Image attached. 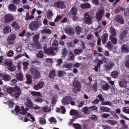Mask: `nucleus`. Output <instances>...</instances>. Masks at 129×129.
I'll list each match as a JSON object with an SVG mask.
<instances>
[{
  "label": "nucleus",
  "mask_w": 129,
  "mask_h": 129,
  "mask_svg": "<svg viewBox=\"0 0 129 129\" xmlns=\"http://www.w3.org/2000/svg\"><path fill=\"white\" fill-rule=\"evenodd\" d=\"M8 10L10 12H17V6L14 4H11L8 6Z\"/></svg>",
  "instance_id": "nucleus-22"
},
{
  "label": "nucleus",
  "mask_w": 129,
  "mask_h": 129,
  "mask_svg": "<svg viewBox=\"0 0 129 129\" xmlns=\"http://www.w3.org/2000/svg\"><path fill=\"white\" fill-rule=\"evenodd\" d=\"M56 76V72L54 70L50 71L49 74V78L53 79Z\"/></svg>",
  "instance_id": "nucleus-43"
},
{
  "label": "nucleus",
  "mask_w": 129,
  "mask_h": 129,
  "mask_svg": "<svg viewBox=\"0 0 129 129\" xmlns=\"http://www.w3.org/2000/svg\"><path fill=\"white\" fill-rule=\"evenodd\" d=\"M16 77L18 81H23V80L24 79V75L21 73H18L16 75Z\"/></svg>",
  "instance_id": "nucleus-25"
},
{
  "label": "nucleus",
  "mask_w": 129,
  "mask_h": 129,
  "mask_svg": "<svg viewBox=\"0 0 129 129\" xmlns=\"http://www.w3.org/2000/svg\"><path fill=\"white\" fill-rule=\"evenodd\" d=\"M12 27H13L16 29V31H19V30H20V29H21V26H20L19 24H18L15 21H13L12 22Z\"/></svg>",
  "instance_id": "nucleus-31"
},
{
  "label": "nucleus",
  "mask_w": 129,
  "mask_h": 129,
  "mask_svg": "<svg viewBox=\"0 0 129 129\" xmlns=\"http://www.w3.org/2000/svg\"><path fill=\"white\" fill-rule=\"evenodd\" d=\"M12 32V28L9 26H6L3 29L4 34H9Z\"/></svg>",
  "instance_id": "nucleus-27"
},
{
  "label": "nucleus",
  "mask_w": 129,
  "mask_h": 129,
  "mask_svg": "<svg viewBox=\"0 0 129 129\" xmlns=\"http://www.w3.org/2000/svg\"><path fill=\"white\" fill-rule=\"evenodd\" d=\"M3 79L4 81H10L11 80V76L10 75L4 74L3 75Z\"/></svg>",
  "instance_id": "nucleus-42"
},
{
  "label": "nucleus",
  "mask_w": 129,
  "mask_h": 129,
  "mask_svg": "<svg viewBox=\"0 0 129 129\" xmlns=\"http://www.w3.org/2000/svg\"><path fill=\"white\" fill-rule=\"evenodd\" d=\"M110 88V85L108 83L105 84L102 86V89L103 91H107Z\"/></svg>",
  "instance_id": "nucleus-40"
},
{
  "label": "nucleus",
  "mask_w": 129,
  "mask_h": 129,
  "mask_svg": "<svg viewBox=\"0 0 129 129\" xmlns=\"http://www.w3.org/2000/svg\"><path fill=\"white\" fill-rule=\"evenodd\" d=\"M71 100H73L72 97L71 96H66L61 100V103L63 105H68V104H70V101H71Z\"/></svg>",
  "instance_id": "nucleus-9"
},
{
  "label": "nucleus",
  "mask_w": 129,
  "mask_h": 129,
  "mask_svg": "<svg viewBox=\"0 0 129 129\" xmlns=\"http://www.w3.org/2000/svg\"><path fill=\"white\" fill-rule=\"evenodd\" d=\"M77 106H79V107H82V106L84 104V101H79L77 102Z\"/></svg>",
  "instance_id": "nucleus-62"
},
{
  "label": "nucleus",
  "mask_w": 129,
  "mask_h": 129,
  "mask_svg": "<svg viewBox=\"0 0 129 129\" xmlns=\"http://www.w3.org/2000/svg\"><path fill=\"white\" fill-rule=\"evenodd\" d=\"M5 22L10 23V22L14 20V17L11 14H7L5 16Z\"/></svg>",
  "instance_id": "nucleus-21"
},
{
  "label": "nucleus",
  "mask_w": 129,
  "mask_h": 129,
  "mask_svg": "<svg viewBox=\"0 0 129 129\" xmlns=\"http://www.w3.org/2000/svg\"><path fill=\"white\" fill-rule=\"evenodd\" d=\"M62 18L63 16L62 15L57 16L54 20V23H57L60 20H62Z\"/></svg>",
  "instance_id": "nucleus-55"
},
{
  "label": "nucleus",
  "mask_w": 129,
  "mask_h": 129,
  "mask_svg": "<svg viewBox=\"0 0 129 129\" xmlns=\"http://www.w3.org/2000/svg\"><path fill=\"white\" fill-rule=\"evenodd\" d=\"M41 34H52V30H51V29H49V28H45L42 29L41 32H40Z\"/></svg>",
  "instance_id": "nucleus-29"
},
{
  "label": "nucleus",
  "mask_w": 129,
  "mask_h": 129,
  "mask_svg": "<svg viewBox=\"0 0 129 129\" xmlns=\"http://www.w3.org/2000/svg\"><path fill=\"white\" fill-rule=\"evenodd\" d=\"M7 92L9 93L12 97H15L18 99L22 94V91L21 88L19 86H15V87H9L7 89Z\"/></svg>",
  "instance_id": "nucleus-1"
},
{
  "label": "nucleus",
  "mask_w": 129,
  "mask_h": 129,
  "mask_svg": "<svg viewBox=\"0 0 129 129\" xmlns=\"http://www.w3.org/2000/svg\"><path fill=\"white\" fill-rule=\"evenodd\" d=\"M81 8L83 9H90L91 8V5H90V4L87 3L85 4H82L81 5Z\"/></svg>",
  "instance_id": "nucleus-32"
},
{
  "label": "nucleus",
  "mask_w": 129,
  "mask_h": 129,
  "mask_svg": "<svg viewBox=\"0 0 129 129\" xmlns=\"http://www.w3.org/2000/svg\"><path fill=\"white\" fill-rule=\"evenodd\" d=\"M111 76L112 78H117L118 77V72L113 71L111 73Z\"/></svg>",
  "instance_id": "nucleus-46"
},
{
  "label": "nucleus",
  "mask_w": 129,
  "mask_h": 129,
  "mask_svg": "<svg viewBox=\"0 0 129 129\" xmlns=\"http://www.w3.org/2000/svg\"><path fill=\"white\" fill-rule=\"evenodd\" d=\"M104 13H105V11L103 9L99 10L98 12L96 14V20L99 21H102V19H103L104 17Z\"/></svg>",
  "instance_id": "nucleus-6"
},
{
  "label": "nucleus",
  "mask_w": 129,
  "mask_h": 129,
  "mask_svg": "<svg viewBox=\"0 0 129 129\" xmlns=\"http://www.w3.org/2000/svg\"><path fill=\"white\" fill-rule=\"evenodd\" d=\"M121 50L124 53H129V47L125 44L121 46Z\"/></svg>",
  "instance_id": "nucleus-35"
},
{
  "label": "nucleus",
  "mask_w": 129,
  "mask_h": 129,
  "mask_svg": "<svg viewBox=\"0 0 129 129\" xmlns=\"http://www.w3.org/2000/svg\"><path fill=\"white\" fill-rule=\"evenodd\" d=\"M57 99L58 96H57V95H54L51 99V103L52 104H56Z\"/></svg>",
  "instance_id": "nucleus-47"
},
{
  "label": "nucleus",
  "mask_w": 129,
  "mask_h": 129,
  "mask_svg": "<svg viewBox=\"0 0 129 129\" xmlns=\"http://www.w3.org/2000/svg\"><path fill=\"white\" fill-rule=\"evenodd\" d=\"M31 95L32 96H36L35 98V102H38L39 103H42L43 102V99L41 97H42V93L40 92H32L31 93Z\"/></svg>",
  "instance_id": "nucleus-2"
},
{
  "label": "nucleus",
  "mask_w": 129,
  "mask_h": 129,
  "mask_svg": "<svg viewBox=\"0 0 129 129\" xmlns=\"http://www.w3.org/2000/svg\"><path fill=\"white\" fill-rule=\"evenodd\" d=\"M64 31L70 36H74V35H75V31H74V29L72 27H66Z\"/></svg>",
  "instance_id": "nucleus-11"
},
{
  "label": "nucleus",
  "mask_w": 129,
  "mask_h": 129,
  "mask_svg": "<svg viewBox=\"0 0 129 129\" xmlns=\"http://www.w3.org/2000/svg\"><path fill=\"white\" fill-rule=\"evenodd\" d=\"M75 31L77 35H79L82 33V27L78 26L76 27Z\"/></svg>",
  "instance_id": "nucleus-39"
},
{
  "label": "nucleus",
  "mask_w": 129,
  "mask_h": 129,
  "mask_svg": "<svg viewBox=\"0 0 129 129\" xmlns=\"http://www.w3.org/2000/svg\"><path fill=\"white\" fill-rule=\"evenodd\" d=\"M100 110L102 112H109V111H110V109L107 107L101 106L100 107Z\"/></svg>",
  "instance_id": "nucleus-34"
},
{
  "label": "nucleus",
  "mask_w": 129,
  "mask_h": 129,
  "mask_svg": "<svg viewBox=\"0 0 129 129\" xmlns=\"http://www.w3.org/2000/svg\"><path fill=\"white\" fill-rule=\"evenodd\" d=\"M122 112L127 113V114H129V107H124L122 109Z\"/></svg>",
  "instance_id": "nucleus-57"
},
{
  "label": "nucleus",
  "mask_w": 129,
  "mask_h": 129,
  "mask_svg": "<svg viewBox=\"0 0 129 129\" xmlns=\"http://www.w3.org/2000/svg\"><path fill=\"white\" fill-rule=\"evenodd\" d=\"M36 56L37 58H43L44 57V51L40 50L38 53L37 54Z\"/></svg>",
  "instance_id": "nucleus-49"
},
{
  "label": "nucleus",
  "mask_w": 129,
  "mask_h": 129,
  "mask_svg": "<svg viewBox=\"0 0 129 129\" xmlns=\"http://www.w3.org/2000/svg\"><path fill=\"white\" fill-rule=\"evenodd\" d=\"M78 11V10L76 7H72L70 10V12L69 14V17L70 18H72L73 21H77V20H78V18L76 17Z\"/></svg>",
  "instance_id": "nucleus-4"
},
{
  "label": "nucleus",
  "mask_w": 129,
  "mask_h": 129,
  "mask_svg": "<svg viewBox=\"0 0 129 129\" xmlns=\"http://www.w3.org/2000/svg\"><path fill=\"white\" fill-rule=\"evenodd\" d=\"M16 69H17V67L15 66H11L8 68V70L9 71H11V72L16 71Z\"/></svg>",
  "instance_id": "nucleus-54"
},
{
  "label": "nucleus",
  "mask_w": 129,
  "mask_h": 129,
  "mask_svg": "<svg viewBox=\"0 0 129 129\" xmlns=\"http://www.w3.org/2000/svg\"><path fill=\"white\" fill-rule=\"evenodd\" d=\"M65 72L63 71H59L57 75L58 77H64V75H65Z\"/></svg>",
  "instance_id": "nucleus-52"
},
{
  "label": "nucleus",
  "mask_w": 129,
  "mask_h": 129,
  "mask_svg": "<svg viewBox=\"0 0 129 129\" xmlns=\"http://www.w3.org/2000/svg\"><path fill=\"white\" fill-rule=\"evenodd\" d=\"M92 21V18L88 13H86L84 15V22L87 25H90Z\"/></svg>",
  "instance_id": "nucleus-10"
},
{
  "label": "nucleus",
  "mask_w": 129,
  "mask_h": 129,
  "mask_svg": "<svg viewBox=\"0 0 129 129\" xmlns=\"http://www.w3.org/2000/svg\"><path fill=\"white\" fill-rule=\"evenodd\" d=\"M64 4L65 3L63 1H56L54 4L55 7H57V8H60V9H65Z\"/></svg>",
  "instance_id": "nucleus-16"
},
{
  "label": "nucleus",
  "mask_w": 129,
  "mask_h": 129,
  "mask_svg": "<svg viewBox=\"0 0 129 129\" xmlns=\"http://www.w3.org/2000/svg\"><path fill=\"white\" fill-rule=\"evenodd\" d=\"M108 40V34L107 33H104L103 34L102 38V42L103 44H106V42Z\"/></svg>",
  "instance_id": "nucleus-24"
},
{
  "label": "nucleus",
  "mask_w": 129,
  "mask_h": 129,
  "mask_svg": "<svg viewBox=\"0 0 129 129\" xmlns=\"http://www.w3.org/2000/svg\"><path fill=\"white\" fill-rule=\"evenodd\" d=\"M73 126L75 127L76 129H81V125H80L79 123H73Z\"/></svg>",
  "instance_id": "nucleus-63"
},
{
  "label": "nucleus",
  "mask_w": 129,
  "mask_h": 129,
  "mask_svg": "<svg viewBox=\"0 0 129 129\" xmlns=\"http://www.w3.org/2000/svg\"><path fill=\"white\" fill-rule=\"evenodd\" d=\"M113 66H114V63L111 61H108L106 63L105 65V69L106 71H110V70L113 68Z\"/></svg>",
  "instance_id": "nucleus-13"
},
{
  "label": "nucleus",
  "mask_w": 129,
  "mask_h": 129,
  "mask_svg": "<svg viewBox=\"0 0 129 129\" xmlns=\"http://www.w3.org/2000/svg\"><path fill=\"white\" fill-rule=\"evenodd\" d=\"M8 57H13L14 56V51L13 50H10L8 51L7 53Z\"/></svg>",
  "instance_id": "nucleus-64"
},
{
  "label": "nucleus",
  "mask_w": 129,
  "mask_h": 129,
  "mask_svg": "<svg viewBox=\"0 0 129 129\" xmlns=\"http://www.w3.org/2000/svg\"><path fill=\"white\" fill-rule=\"evenodd\" d=\"M73 85L74 86L73 91L75 93L79 92L80 90H81V84H80V82L78 80L75 79Z\"/></svg>",
  "instance_id": "nucleus-3"
},
{
  "label": "nucleus",
  "mask_w": 129,
  "mask_h": 129,
  "mask_svg": "<svg viewBox=\"0 0 129 129\" xmlns=\"http://www.w3.org/2000/svg\"><path fill=\"white\" fill-rule=\"evenodd\" d=\"M16 38H17V36L15 34L11 35L7 39L8 43L10 44H13L16 40Z\"/></svg>",
  "instance_id": "nucleus-17"
},
{
  "label": "nucleus",
  "mask_w": 129,
  "mask_h": 129,
  "mask_svg": "<svg viewBox=\"0 0 129 129\" xmlns=\"http://www.w3.org/2000/svg\"><path fill=\"white\" fill-rule=\"evenodd\" d=\"M92 3L95 6H99L100 5V2H99V0H92Z\"/></svg>",
  "instance_id": "nucleus-58"
},
{
  "label": "nucleus",
  "mask_w": 129,
  "mask_h": 129,
  "mask_svg": "<svg viewBox=\"0 0 129 129\" xmlns=\"http://www.w3.org/2000/svg\"><path fill=\"white\" fill-rule=\"evenodd\" d=\"M121 11L122 12L124 11H125L124 8L120 6H117L116 9L115 10V13H116V14H119Z\"/></svg>",
  "instance_id": "nucleus-37"
},
{
  "label": "nucleus",
  "mask_w": 129,
  "mask_h": 129,
  "mask_svg": "<svg viewBox=\"0 0 129 129\" xmlns=\"http://www.w3.org/2000/svg\"><path fill=\"white\" fill-rule=\"evenodd\" d=\"M30 72L35 79H39L41 77V74H40V72L36 68H31Z\"/></svg>",
  "instance_id": "nucleus-7"
},
{
  "label": "nucleus",
  "mask_w": 129,
  "mask_h": 129,
  "mask_svg": "<svg viewBox=\"0 0 129 129\" xmlns=\"http://www.w3.org/2000/svg\"><path fill=\"white\" fill-rule=\"evenodd\" d=\"M63 63V59L62 58H58L56 60V66H58V67H59V66H61V64Z\"/></svg>",
  "instance_id": "nucleus-50"
},
{
  "label": "nucleus",
  "mask_w": 129,
  "mask_h": 129,
  "mask_svg": "<svg viewBox=\"0 0 129 129\" xmlns=\"http://www.w3.org/2000/svg\"><path fill=\"white\" fill-rule=\"evenodd\" d=\"M57 50H58V47H50L46 49L44 48V52L45 54L55 56L56 55V52L54 51H57Z\"/></svg>",
  "instance_id": "nucleus-5"
},
{
  "label": "nucleus",
  "mask_w": 129,
  "mask_h": 129,
  "mask_svg": "<svg viewBox=\"0 0 129 129\" xmlns=\"http://www.w3.org/2000/svg\"><path fill=\"white\" fill-rule=\"evenodd\" d=\"M70 115H76L75 117H73V119H77L78 117H79V112H78L76 110L72 109L70 111Z\"/></svg>",
  "instance_id": "nucleus-15"
},
{
  "label": "nucleus",
  "mask_w": 129,
  "mask_h": 129,
  "mask_svg": "<svg viewBox=\"0 0 129 129\" xmlns=\"http://www.w3.org/2000/svg\"><path fill=\"white\" fill-rule=\"evenodd\" d=\"M47 17L48 20H50V19H51V18L53 17V12H52V11H49L47 12Z\"/></svg>",
  "instance_id": "nucleus-53"
},
{
  "label": "nucleus",
  "mask_w": 129,
  "mask_h": 129,
  "mask_svg": "<svg viewBox=\"0 0 129 129\" xmlns=\"http://www.w3.org/2000/svg\"><path fill=\"white\" fill-rule=\"evenodd\" d=\"M89 109L90 108L88 107H85L83 108V112H84L85 114H88V113H89Z\"/></svg>",
  "instance_id": "nucleus-51"
},
{
  "label": "nucleus",
  "mask_w": 129,
  "mask_h": 129,
  "mask_svg": "<svg viewBox=\"0 0 129 129\" xmlns=\"http://www.w3.org/2000/svg\"><path fill=\"white\" fill-rule=\"evenodd\" d=\"M22 50H23V47L22 46L17 45L16 52H17V53H21L22 52Z\"/></svg>",
  "instance_id": "nucleus-61"
},
{
  "label": "nucleus",
  "mask_w": 129,
  "mask_h": 129,
  "mask_svg": "<svg viewBox=\"0 0 129 129\" xmlns=\"http://www.w3.org/2000/svg\"><path fill=\"white\" fill-rule=\"evenodd\" d=\"M56 112H58L59 113H61L62 114H64V113H66V108L64 106H61L60 108H56Z\"/></svg>",
  "instance_id": "nucleus-20"
},
{
  "label": "nucleus",
  "mask_w": 129,
  "mask_h": 129,
  "mask_svg": "<svg viewBox=\"0 0 129 129\" xmlns=\"http://www.w3.org/2000/svg\"><path fill=\"white\" fill-rule=\"evenodd\" d=\"M119 86L122 88H126L127 87V82L125 80H121L119 82Z\"/></svg>",
  "instance_id": "nucleus-19"
},
{
  "label": "nucleus",
  "mask_w": 129,
  "mask_h": 129,
  "mask_svg": "<svg viewBox=\"0 0 129 129\" xmlns=\"http://www.w3.org/2000/svg\"><path fill=\"white\" fill-rule=\"evenodd\" d=\"M115 19L116 22H117V23H119L120 25H123V24H124V20L121 15H118L116 16Z\"/></svg>",
  "instance_id": "nucleus-14"
},
{
  "label": "nucleus",
  "mask_w": 129,
  "mask_h": 129,
  "mask_svg": "<svg viewBox=\"0 0 129 129\" xmlns=\"http://www.w3.org/2000/svg\"><path fill=\"white\" fill-rule=\"evenodd\" d=\"M107 46L109 50H111L113 49V45L112 44L111 41H108L107 43Z\"/></svg>",
  "instance_id": "nucleus-48"
},
{
  "label": "nucleus",
  "mask_w": 129,
  "mask_h": 129,
  "mask_svg": "<svg viewBox=\"0 0 129 129\" xmlns=\"http://www.w3.org/2000/svg\"><path fill=\"white\" fill-rule=\"evenodd\" d=\"M108 123L112 124V125H114L115 124H117V121L112 120H108Z\"/></svg>",
  "instance_id": "nucleus-59"
},
{
  "label": "nucleus",
  "mask_w": 129,
  "mask_h": 129,
  "mask_svg": "<svg viewBox=\"0 0 129 129\" xmlns=\"http://www.w3.org/2000/svg\"><path fill=\"white\" fill-rule=\"evenodd\" d=\"M25 105L27 107L29 108H34V104L31 99L27 98L26 99V102L25 103Z\"/></svg>",
  "instance_id": "nucleus-18"
},
{
  "label": "nucleus",
  "mask_w": 129,
  "mask_h": 129,
  "mask_svg": "<svg viewBox=\"0 0 129 129\" xmlns=\"http://www.w3.org/2000/svg\"><path fill=\"white\" fill-rule=\"evenodd\" d=\"M4 64L5 66L11 67L13 65V61L10 59H6L5 60Z\"/></svg>",
  "instance_id": "nucleus-28"
},
{
  "label": "nucleus",
  "mask_w": 129,
  "mask_h": 129,
  "mask_svg": "<svg viewBox=\"0 0 129 129\" xmlns=\"http://www.w3.org/2000/svg\"><path fill=\"white\" fill-rule=\"evenodd\" d=\"M127 33L128 32L126 30H123L122 32H121L119 36V39L123 40L124 38H125L126 36H127Z\"/></svg>",
  "instance_id": "nucleus-23"
},
{
  "label": "nucleus",
  "mask_w": 129,
  "mask_h": 129,
  "mask_svg": "<svg viewBox=\"0 0 129 129\" xmlns=\"http://www.w3.org/2000/svg\"><path fill=\"white\" fill-rule=\"evenodd\" d=\"M34 15L31 14L30 16V13H29V12H27L26 13V16L25 17V20L26 21H29V20H33V19H34Z\"/></svg>",
  "instance_id": "nucleus-44"
},
{
  "label": "nucleus",
  "mask_w": 129,
  "mask_h": 129,
  "mask_svg": "<svg viewBox=\"0 0 129 129\" xmlns=\"http://www.w3.org/2000/svg\"><path fill=\"white\" fill-rule=\"evenodd\" d=\"M68 59L70 61H73L74 59H75V55H74V53L72 52V51H70L68 55Z\"/></svg>",
  "instance_id": "nucleus-36"
},
{
  "label": "nucleus",
  "mask_w": 129,
  "mask_h": 129,
  "mask_svg": "<svg viewBox=\"0 0 129 129\" xmlns=\"http://www.w3.org/2000/svg\"><path fill=\"white\" fill-rule=\"evenodd\" d=\"M83 52V49L80 48V49H75L74 50V53L76 55H80Z\"/></svg>",
  "instance_id": "nucleus-45"
},
{
  "label": "nucleus",
  "mask_w": 129,
  "mask_h": 129,
  "mask_svg": "<svg viewBox=\"0 0 129 129\" xmlns=\"http://www.w3.org/2000/svg\"><path fill=\"white\" fill-rule=\"evenodd\" d=\"M26 83L27 84H31V83L33 82L32 81V76L31 75H27L26 76Z\"/></svg>",
  "instance_id": "nucleus-33"
},
{
  "label": "nucleus",
  "mask_w": 129,
  "mask_h": 129,
  "mask_svg": "<svg viewBox=\"0 0 129 129\" xmlns=\"http://www.w3.org/2000/svg\"><path fill=\"white\" fill-rule=\"evenodd\" d=\"M73 67V64L70 63L65 64L62 66V68L66 69V70H71Z\"/></svg>",
  "instance_id": "nucleus-26"
},
{
  "label": "nucleus",
  "mask_w": 129,
  "mask_h": 129,
  "mask_svg": "<svg viewBox=\"0 0 129 129\" xmlns=\"http://www.w3.org/2000/svg\"><path fill=\"white\" fill-rule=\"evenodd\" d=\"M61 58H66L67 55H68V50H67V49L66 48H63L61 50Z\"/></svg>",
  "instance_id": "nucleus-41"
},
{
  "label": "nucleus",
  "mask_w": 129,
  "mask_h": 129,
  "mask_svg": "<svg viewBox=\"0 0 129 129\" xmlns=\"http://www.w3.org/2000/svg\"><path fill=\"white\" fill-rule=\"evenodd\" d=\"M39 122L40 124H45L46 123V119L43 117H41L39 119Z\"/></svg>",
  "instance_id": "nucleus-60"
},
{
  "label": "nucleus",
  "mask_w": 129,
  "mask_h": 129,
  "mask_svg": "<svg viewBox=\"0 0 129 129\" xmlns=\"http://www.w3.org/2000/svg\"><path fill=\"white\" fill-rule=\"evenodd\" d=\"M110 40L113 45H116L117 44V38H116V36H110Z\"/></svg>",
  "instance_id": "nucleus-30"
},
{
  "label": "nucleus",
  "mask_w": 129,
  "mask_h": 129,
  "mask_svg": "<svg viewBox=\"0 0 129 129\" xmlns=\"http://www.w3.org/2000/svg\"><path fill=\"white\" fill-rule=\"evenodd\" d=\"M44 82L40 81L37 84L34 85L33 89H35V90L42 89V87H44Z\"/></svg>",
  "instance_id": "nucleus-12"
},
{
  "label": "nucleus",
  "mask_w": 129,
  "mask_h": 129,
  "mask_svg": "<svg viewBox=\"0 0 129 129\" xmlns=\"http://www.w3.org/2000/svg\"><path fill=\"white\" fill-rule=\"evenodd\" d=\"M39 27H40L39 22L36 21L32 22L29 25V28L31 31H36V30H38Z\"/></svg>",
  "instance_id": "nucleus-8"
},
{
  "label": "nucleus",
  "mask_w": 129,
  "mask_h": 129,
  "mask_svg": "<svg viewBox=\"0 0 129 129\" xmlns=\"http://www.w3.org/2000/svg\"><path fill=\"white\" fill-rule=\"evenodd\" d=\"M110 33L111 34V35L110 36H112L113 37L117 36L116 30H115V29L114 28H113L112 27H110Z\"/></svg>",
  "instance_id": "nucleus-38"
},
{
  "label": "nucleus",
  "mask_w": 129,
  "mask_h": 129,
  "mask_svg": "<svg viewBox=\"0 0 129 129\" xmlns=\"http://www.w3.org/2000/svg\"><path fill=\"white\" fill-rule=\"evenodd\" d=\"M49 121H50V123H56L57 122V120H56V119L54 118V117L49 118Z\"/></svg>",
  "instance_id": "nucleus-56"
}]
</instances>
